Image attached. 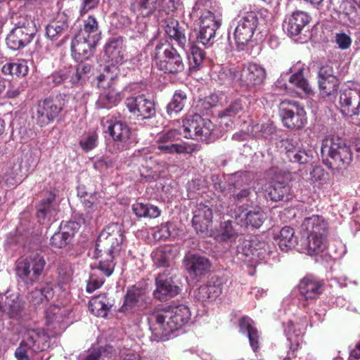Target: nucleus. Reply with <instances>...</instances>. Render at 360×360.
<instances>
[{
	"label": "nucleus",
	"instance_id": "nucleus-1",
	"mask_svg": "<svg viewBox=\"0 0 360 360\" xmlns=\"http://www.w3.org/2000/svg\"><path fill=\"white\" fill-rule=\"evenodd\" d=\"M214 124L211 120L195 113L183 120L182 131L170 129L158 133L155 139V148L160 155L192 154L197 150L196 145L184 141L176 142L181 136L208 143L214 140Z\"/></svg>",
	"mask_w": 360,
	"mask_h": 360
},
{
	"label": "nucleus",
	"instance_id": "nucleus-2",
	"mask_svg": "<svg viewBox=\"0 0 360 360\" xmlns=\"http://www.w3.org/2000/svg\"><path fill=\"white\" fill-rule=\"evenodd\" d=\"M191 312L185 304L169 306L153 311L148 317L153 335L158 341L169 338L175 331L180 330L191 320Z\"/></svg>",
	"mask_w": 360,
	"mask_h": 360
},
{
	"label": "nucleus",
	"instance_id": "nucleus-3",
	"mask_svg": "<svg viewBox=\"0 0 360 360\" xmlns=\"http://www.w3.org/2000/svg\"><path fill=\"white\" fill-rule=\"evenodd\" d=\"M123 240L122 227L118 223L105 226L97 238L95 257L99 259L98 269L105 276H110L114 271V258L120 252Z\"/></svg>",
	"mask_w": 360,
	"mask_h": 360
},
{
	"label": "nucleus",
	"instance_id": "nucleus-4",
	"mask_svg": "<svg viewBox=\"0 0 360 360\" xmlns=\"http://www.w3.org/2000/svg\"><path fill=\"white\" fill-rule=\"evenodd\" d=\"M321 153L323 164L331 170L346 169L352 160L350 147L339 137L323 139Z\"/></svg>",
	"mask_w": 360,
	"mask_h": 360
},
{
	"label": "nucleus",
	"instance_id": "nucleus-5",
	"mask_svg": "<svg viewBox=\"0 0 360 360\" xmlns=\"http://www.w3.org/2000/svg\"><path fill=\"white\" fill-rule=\"evenodd\" d=\"M152 57L155 65L165 74L177 75L184 70L181 56L169 44H157Z\"/></svg>",
	"mask_w": 360,
	"mask_h": 360
},
{
	"label": "nucleus",
	"instance_id": "nucleus-6",
	"mask_svg": "<svg viewBox=\"0 0 360 360\" xmlns=\"http://www.w3.org/2000/svg\"><path fill=\"white\" fill-rule=\"evenodd\" d=\"M68 96L58 94L38 101L32 117L40 127L53 122L66 107Z\"/></svg>",
	"mask_w": 360,
	"mask_h": 360
},
{
	"label": "nucleus",
	"instance_id": "nucleus-7",
	"mask_svg": "<svg viewBox=\"0 0 360 360\" xmlns=\"http://www.w3.org/2000/svg\"><path fill=\"white\" fill-rule=\"evenodd\" d=\"M46 264L44 256L38 253L19 259L15 262L16 276L24 285L32 286L39 280Z\"/></svg>",
	"mask_w": 360,
	"mask_h": 360
},
{
	"label": "nucleus",
	"instance_id": "nucleus-8",
	"mask_svg": "<svg viewBox=\"0 0 360 360\" xmlns=\"http://www.w3.org/2000/svg\"><path fill=\"white\" fill-rule=\"evenodd\" d=\"M36 33L34 22L30 18L20 17L7 35L6 44L11 50H21L30 44Z\"/></svg>",
	"mask_w": 360,
	"mask_h": 360
},
{
	"label": "nucleus",
	"instance_id": "nucleus-9",
	"mask_svg": "<svg viewBox=\"0 0 360 360\" xmlns=\"http://www.w3.org/2000/svg\"><path fill=\"white\" fill-rule=\"evenodd\" d=\"M269 182L264 192L266 198L274 201H289L292 198L287 174L278 168H271L268 172Z\"/></svg>",
	"mask_w": 360,
	"mask_h": 360
},
{
	"label": "nucleus",
	"instance_id": "nucleus-10",
	"mask_svg": "<svg viewBox=\"0 0 360 360\" xmlns=\"http://www.w3.org/2000/svg\"><path fill=\"white\" fill-rule=\"evenodd\" d=\"M311 20L310 15L303 11L295 10L285 15L283 22L284 32L295 41L302 44L306 42L309 37L304 34L306 27Z\"/></svg>",
	"mask_w": 360,
	"mask_h": 360
},
{
	"label": "nucleus",
	"instance_id": "nucleus-11",
	"mask_svg": "<svg viewBox=\"0 0 360 360\" xmlns=\"http://www.w3.org/2000/svg\"><path fill=\"white\" fill-rule=\"evenodd\" d=\"M279 115L283 126L290 129H300L307 122L304 107L296 101H283L279 105Z\"/></svg>",
	"mask_w": 360,
	"mask_h": 360
},
{
	"label": "nucleus",
	"instance_id": "nucleus-12",
	"mask_svg": "<svg viewBox=\"0 0 360 360\" xmlns=\"http://www.w3.org/2000/svg\"><path fill=\"white\" fill-rule=\"evenodd\" d=\"M124 104L131 114L141 120L150 119L156 113L154 101L145 94L129 96Z\"/></svg>",
	"mask_w": 360,
	"mask_h": 360
},
{
	"label": "nucleus",
	"instance_id": "nucleus-13",
	"mask_svg": "<svg viewBox=\"0 0 360 360\" xmlns=\"http://www.w3.org/2000/svg\"><path fill=\"white\" fill-rule=\"evenodd\" d=\"M282 147L286 159L292 163L305 165L310 162L313 158V150L304 147L298 141L293 139H285L281 141Z\"/></svg>",
	"mask_w": 360,
	"mask_h": 360
},
{
	"label": "nucleus",
	"instance_id": "nucleus-14",
	"mask_svg": "<svg viewBox=\"0 0 360 360\" xmlns=\"http://www.w3.org/2000/svg\"><path fill=\"white\" fill-rule=\"evenodd\" d=\"M101 124L103 131L108 133L113 141L121 144L122 149L128 147L131 131L125 122L108 116L102 120Z\"/></svg>",
	"mask_w": 360,
	"mask_h": 360
},
{
	"label": "nucleus",
	"instance_id": "nucleus-15",
	"mask_svg": "<svg viewBox=\"0 0 360 360\" xmlns=\"http://www.w3.org/2000/svg\"><path fill=\"white\" fill-rule=\"evenodd\" d=\"M287 81H288L292 86H295L306 94L312 93L311 88L308 81L304 77L303 70L302 68H299L296 72L290 76H288V73L282 74L277 79L274 86V91L276 94H283L289 92Z\"/></svg>",
	"mask_w": 360,
	"mask_h": 360
},
{
	"label": "nucleus",
	"instance_id": "nucleus-16",
	"mask_svg": "<svg viewBox=\"0 0 360 360\" xmlns=\"http://www.w3.org/2000/svg\"><path fill=\"white\" fill-rule=\"evenodd\" d=\"M146 288L142 284H136L129 288L124 296L122 305L119 309L122 313H133L146 304Z\"/></svg>",
	"mask_w": 360,
	"mask_h": 360
},
{
	"label": "nucleus",
	"instance_id": "nucleus-17",
	"mask_svg": "<svg viewBox=\"0 0 360 360\" xmlns=\"http://www.w3.org/2000/svg\"><path fill=\"white\" fill-rule=\"evenodd\" d=\"M156 288L154 297L160 301H166L179 293V288L174 284L172 276L168 270L158 274L155 278Z\"/></svg>",
	"mask_w": 360,
	"mask_h": 360
},
{
	"label": "nucleus",
	"instance_id": "nucleus-18",
	"mask_svg": "<svg viewBox=\"0 0 360 360\" xmlns=\"http://www.w3.org/2000/svg\"><path fill=\"white\" fill-rule=\"evenodd\" d=\"M339 104L343 115L349 117L358 115L360 112V89H347L340 91Z\"/></svg>",
	"mask_w": 360,
	"mask_h": 360
},
{
	"label": "nucleus",
	"instance_id": "nucleus-19",
	"mask_svg": "<svg viewBox=\"0 0 360 360\" xmlns=\"http://www.w3.org/2000/svg\"><path fill=\"white\" fill-rule=\"evenodd\" d=\"M269 253V248L264 236H255L249 240V275L255 274L251 271L250 267H255Z\"/></svg>",
	"mask_w": 360,
	"mask_h": 360
},
{
	"label": "nucleus",
	"instance_id": "nucleus-20",
	"mask_svg": "<svg viewBox=\"0 0 360 360\" xmlns=\"http://www.w3.org/2000/svg\"><path fill=\"white\" fill-rule=\"evenodd\" d=\"M192 224L198 233H207L212 223L213 212L212 208L202 202L196 204L193 210Z\"/></svg>",
	"mask_w": 360,
	"mask_h": 360
},
{
	"label": "nucleus",
	"instance_id": "nucleus-21",
	"mask_svg": "<svg viewBox=\"0 0 360 360\" xmlns=\"http://www.w3.org/2000/svg\"><path fill=\"white\" fill-rule=\"evenodd\" d=\"M124 51L123 37H111L104 46V59L112 66L122 63L124 60Z\"/></svg>",
	"mask_w": 360,
	"mask_h": 360
},
{
	"label": "nucleus",
	"instance_id": "nucleus-22",
	"mask_svg": "<svg viewBox=\"0 0 360 360\" xmlns=\"http://www.w3.org/2000/svg\"><path fill=\"white\" fill-rule=\"evenodd\" d=\"M185 267L191 276H199L210 271L211 263L205 256L189 254L184 257Z\"/></svg>",
	"mask_w": 360,
	"mask_h": 360
},
{
	"label": "nucleus",
	"instance_id": "nucleus-23",
	"mask_svg": "<svg viewBox=\"0 0 360 360\" xmlns=\"http://www.w3.org/2000/svg\"><path fill=\"white\" fill-rule=\"evenodd\" d=\"M97 41L77 34L72 41L71 50L77 60L89 59L93 54Z\"/></svg>",
	"mask_w": 360,
	"mask_h": 360
},
{
	"label": "nucleus",
	"instance_id": "nucleus-24",
	"mask_svg": "<svg viewBox=\"0 0 360 360\" xmlns=\"http://www.w3.org/2000/svg\"><path fill=\"white\" fill-rule=\"evenodd\" d=\"M222 292V281L215 276H212L207 282L200 285L195 292V297L202 302L212 301L218 297Z\"/></svg>",
	"mask_w": 360,
	"mask_h": 360
},
{
	"label": "nucleus",
	"instance_id": "nucleus-25",
	"mask_svg": "<svg viewBox=\"0 0 360 360\" xmlns=\"http://www.w3.org/2000/svg\"><path fill=\"white\" fill-rule=\"evenodd\" d=\"M323 283L316 276L309 274L299 284L300 295L305 300L316 299L322 292Z\"/></svg>",
	"mask_w": 360,
	"mask_h": 360
},
{
	"label": "nucleus",
	"instance_id": "nucleus-26",
	"mask_svg": "<svg viewBox=\"0 0 360 360\" xmlns=\"http://www.w3.org/2000/svg\"><path fill=\"white\" fill-rule=\"evenodd\" d=\"M328 221L322 215L319 214L306 217L301 225L302 231H306L308 235L328 236Z\"/></svg>",
	"mask_w": 360,
	"mask_h": 360
},
{
	"label": "nucleus",
	"instance_id": "nucleus-27",
	"mask_svg": "<svg viewBox=\"0 0 360 360\" xmlns=\"http://www.w3.org/2000/svg\"><path fill=\"white\" fill-rule=\"evenodd\" d=\"M70 27L69 18L64 13H59L56 18L46 27V34L51 40H57L62 35L66 37Z\"/></svg>",
	"mask_w": 360,
	"mask_h": 360
},
{
	"label": "nucleus",
	"instance_id": "nucleus-28",
	"mask_svg": "<svg viewBox=\"0 0 360 360\" xmlns=\"http://www.w3.org/2000/svg\"><path fill=\"white\" fill-rule=\"evenodd\" d=\"M113 300L105 293L95 295L89 302V309L96 316H107L113 306Z\"/></svg>",
	"mask_w": 360,
	"mask_h": 360
},
{
	"label": "nucleus",
	"instance_id": "nucleus-29",
	"mask_svg": "<svg viewBox=\"0 0 360 360\" xmlns=\"http://www.w3.org/2000/svg\"><path fill=\"white\" fill-rule=\"evenodd\" d=\"M55 198V192L51 191L48 192L45 198L41 200L37 212V218L40 224H46L56 212L55 206L53 205Z\"/></svg>",
	"mask_w": 360,
	"mask_h": 360
},
{
	"label": "nucleus",
	"instance_id": "nucleus-30",
	"mask_svg": "<svg viewBox=\"0 0 360 360\" xmlns=\"http://www.w3.org/2000/svg\"><path fill=\"white\" fill-rule=\"evenodd\" d=\"M165 31L167 36L174 40L179 47L183 49H186L187 39L177 20L172 18H167L165 21Z\"/></svg>",
	"mask_w": 360,
	"mask_h": 360
},
{
	"label": "nucleus",
	"instance_id": "nucleus-31",
	"mask_svg": "<svg viewBox=\"0 0 360 360\" xmlns=\"http://www.w3.org/2000/svg\"><path fill=\"white\" fill-rule=\"evenodd\" d=\"M162 0H134L131 10L143 18L153 15L160 7Z\"/></svg>",
	"mask_w": 360,
	"mask_h": 360
},
{
	"label": "nucleus",
	"instance_id": "nucleus-32",
	"mask_svg": "<svg viewBox=\"0 0 360 360\" xmlns=\"http://www.w3.org/2000/svg\"><path fill=\"white\" fill-rule=\"evenodd\" d=\"M275 240L283 252H288L294 248L298 241L297 237L295 235L294 229L288 226L281 229L279 233L275 236Z\"/></svg>",
	"mask_w": 360,
	"mask_h": 360
},
{
	"label": "nucleus",
	"instance_id": "nucleus-33",
	"mask_svg": "<svg viewBox=\"0 0 360 360\" xmlns=\"http://www.w3.org/2000/svg\"><path fill=\"white\" fill-rule=\"evenodd\" d=\"M187 101L186 93L181 89L176 90L166 106L167 115L172 117L178 115L184 109Z\"/></svg>",
	"mask_w": 360,
	"mask_h": 360
},
{
	"label": "nucleus",
	"instance_id": "nucleus-34",
	"mask_svg": "<svg viewBox=\"0 0 360 360\" xmlns=\"http://www.w3.org/2000/svg\"><path fill=\"white\" fill-rule=\"evenodd\" d=\"M327 248V236L308 235L306 253L309 255H319Z\"/></svg>",
	"mask_w": 360,
	"mask_h": 360
},
{
	"label": "nucleus",
	"instance_id": "nucleus-35",
	"mask_svg": "<svg viewBox=\"0 0 360 360\" xmlns=\"http://www.w3.org/2000/svg\"><path fill=\"white\" fill-rule=\"evenodd\" d=\"M1 70L4 75H15L18 77H25L29 71L27 61L25 59L13 60L5 63Z\"/></svg>",
	"mask_w": 360,
	"mask_h": 360
},
{
	"label": "nucleus",
	"instance_id": "nucleus-36",
	"mask_svg": "<svg viewBox=\"0 0 360 360\" xmlns=\"http://www.w3.org/2000/svg\"><path fill=\"white\" fill-rule=\"evenodd\" d=\"M78 34L91 39L94 41L98 42L101 38V32L98 28V23L96 18L93 15H89L88 18L84 20L83 27Z\"/></svg>",
	"mask_w": 360,
	"mask_h": 360
},
{
	"label": "nucleus",
	"instance_id": "nucleus-37",
	"mask_svg": "<svg viewBox=\"0 0 360 360\" xmlns=\"http://www.w3.org/2000/svg\"><path fill=\"white\" fill-rule=\"evenodd\" d=\"M41 335V332L39 329H29L25 333L20 344L32 353H38L44 349L39 342Z\"/></svg>",
	"mask_w": 360,
	"mask_h": 360
},
{
	"label": "nucleus",
	"instance_id": "nucleus-38",
	"mask_svg": "<svg viewBox=\"0 0 360 360\" xmlns=\"http://www.w3.org/2000/svg\"><path fill=\"white\" fill-rule=\"evenodd\" d=\"M54 297V291L52 285L46 284L41 288H35L29 295L30 302L37 306L52 300Z\"/></svg>",
	"mask_w": 360,
	"mask_h": 360
},
{
	"label": "nucleus",
	"instance_id": "nucleus-39",
	"mask_svg": "<svg viewBox=\"0 0 360 360\" xmlns=\"http://www.w3.org/2000/svg\"><path fill=\"white\" fill-rule=\"evenodd\" d=\"M23 309V302L18 295L12 294L6 297L3 303V312L10 318L18 316Z\"/></svg>",
	"mask_w": 360,
	"mask_h": 360
},
{
	"label": "nucleus",
	"instance_id": "nucleus-40",
	"mask_svg": "<svg viewBox=\"0 0 360 360\" xmlns=\"http://www.w3.org/2000/svg\"><path fill=\"white\" fill-rule=\"evenodd\" d=\"M122 100L120 92L115 89H108L101 93L96 103L98 108L110 109L117 105Z\"/></svg>",
	"mask_w": 360,
	"mask_h": 360
},
{
	"label": "nucleus",
	"instance_id": "nucleus-41",
	"mask_svg": "<svg viewBox=\"0 0 360 360\" xmlns=\"http://www.w3.org/2000/svg\"><path fill=\"white\" fill-rule=\"evenodd\" d=\"M248 18L244 16L240 18L234 30V39L236 49L238 51H245L248 46V30H247Z\"/></svg>",
	"mask_w": 360,
	"mask_h": 360
},
{
	"label": "nucleus",
	"instance_id": "nucleus-42",
	"mask_svg": "<svg viewBox=\"0 0 360 360\" xmlns=\"http://www.w3.org/2000/svg\"><path fill=\"white\" fill-rule=\"evenodd\" d=\"M266 78V71L264 68L256 64L249 63V89L251 87L255 90L260 88Z\"/></svg>",
	"mask_w": 360,
	"mask_h": 360
},
{
	"label": "nucleus",
	"instance_id": "nucleus-43",
	"mask_svg": "<svg viewBox=\"0 0 360 360\" xmlns=\"http://www.w3.org/2000/svg\"><path fill=\"white\" fill-rule=\"evenodd\" d=\"M81 62L76 66H70L71 77V84H79L89 77L91 70V66L80 60Z\"/></svg>",
	"mask_w": 360,
	"mask_h": 360
},
{
	"label": "nucleus",
	"instance_id": "nucleus-44",
	"mask_svg": "<svg viewBox=\"0 0 360 360\" xmlns=\"http://www.w3.org/2000/svg\"><path fill=\"white\" fill-rule=\"evenodd\" d=\"M172 247L167 245L162 247L153 253V259L158 266H166L173 259Z\"/></svg>",
	"mask_w": 360,
	"mask_h": 360
},
{
	"label": "nucleus",
	"instance_id": "nucleus-45",
	"mask_svg": "<svg viewBox=\"0 0 360 360\" xmlns=\"http://www.w3.org/2000/svg\"><path fill=\"white\" fill-rule=\"evenodd\" d=\"M22 169L20 162H14L8 167L3 176V179L8 186H14L21 182Z\"/></svg>",
	"mask_w": 360,
	"mask_h": 360
},
{
	"label": "nucleus",
	"instance_id": "nucleus-46",
	"mask_svg": "<svg viewBox=\"0 0 360 360\" xmlns=\"http://www.w3.org/2000/svg\"><path fill=\"white\" fill-rule=\"evenodd\" d=\"M189 69L191 71H196L201 67L205 59L204 51L197 46L192 45L188 54Z\"/></svg>",
	"mask_w": 360,
	"mask_h": 360
},
{
	"label": "nucleus",
	"instance_id": "nucleus-47",
	"mask_svg": "<svg viewBox=\"0 0 360 360\" xmlns=\"http://www.w3.org/2000/svg\"><path fill=\"white\" fill-rule=\"evenodd\" d=\"M321 94L323 97H329L337 94L339 80L337 77H329L323 81H318Z\"/></svg>",
	"mask_w": 360,
	"mask_h": 360
},
{
	"label": "nucleus",
	"instance_id": "nucleus-48",
	"mask_svg": "<svg viewBox=\"0 0 360 360\" xmlns=\"http://www.w3.org/2000/svg\"><path fill=\"white\" fill-rule=\"evenodd\" d=\"M218 28L199 27L197 41L206 47L212 46L214 42L216 31Z\"/></svg>",
	"mask_w": 360,
	"mask_h": 360
},
{
	"label": "nucleus",
	"instance_id": "nucleus-49",
	"mask_svg": "<svg viewBox=\"0 0 360 360\" xmlns=\"http://www.w3.org/2000/svg\"><path fill=\"white\" fill-rule=\"evenodd\" d=\"M219 101L217 95L211 94L203 98H199L195 104V108L199 113L205 114L216 106Z\"/></svg>",
	"mask_w": 360,
	"mask_h": 360
},
{
	"label": "nucleus",
	"instance_id": "nucleus-50",
	"mask_svg": "<svg viewBox=\"0 0 360 360\" xmlns=\"http://www.w3.org/2000/svg\"><path fill=\"white\" fill-rule=\"evenodd\" d=\"M236 237L237 232L233 228L231 221H225L221 224L219 232L216 236L217 240L221 242L232 241Z\"/></svg>",
	"mask_w": 360,
	"mask_h": 360
},
{
	"label": "nucleus",
	"instance_id": "nucleus-51",
	"mask_svg": "<svg viewBox=\"0 0 360 360\" xmlns=\"http://www.w3.org/2000/svg\"><path fill=\"white\" fill-rule=\"evenodd\" d=\"M262 343V337L260 333L255 326L253 320L249 318V345L256 355L259 352Z\"/></svg>",
	"mask_w": 360,
	"mask_h": 360
},
{
	"label": "nucleus",
	"instance_id": "nucleus-52",
	"mask_svg": "<svg viewBox=\"0 0 360 360\" xmlns=\"http://www.w3.org/2000/svg\"><path fill=\"white\" fill-rule=\"evenodd\" d=\"M70 70L69 67L64 68L58 71L53 72L49 77V83L53 85H60L63 83L69 82L71 84Z\"/></svg>",
	"mask_w": 360,
	"mask_h": 360
},
{
	"label": "nucleus",
	"instance_id": "nucleus-53",
	"mask_svg": "<svg viewBox=\"0 0 360 360\" xmlns=\"http://www.w3.org/2000/svg\"><path fill=\"white\" fill-rule=\"evenodd\" d=\"M274 127L271 124L257 123L252 125L250 133L251 136L254 138L267 139L271 134H272L274 132Z\"/></svg>",
	"mask_w": 360,
	"mask_h": 360
},
{
	"label": "nucleus",
	"instance_id": "nucleus-54",
	"mask_svg": "<svg viewBox=\"0 0 360 360\" xmlns=\"http://www.w3.org/2000/svg\"><path fill=\"white\" fill-rule=\"evenodd\" d=\"M65 315V309L56 305L50 306L46 311V323L48 324L60 323L63 321Z\"/></svg>",
	"mask_w": 360,
	"mask_h": 360
},
{
	"label": "nucleus",
	"instance_id": "nucleus-55",
	"mask_svg": "<svg viewBox=\"0 0 360 360\" xmlns=\"http://www.w3.org/2000/svg\"><path fill=\"white\" fill-rule=\"evenodd\" d=\"M112 24L118 29H131L133 25L131 18L124 11L116 12L112 17Z\"/></svg>",
	"mask_w": 360,
	"mask_h": 360
},
{
	"label": "nucleus",
	"instance_id": "nucleus-56",
	"mask_svg": "<svg viewBox=\"0 0 360 360\" xmlns=\"http://www.w3.org/2000/svg\"><path fill=\"white\" fill-rule=\"evenodd\" d=\"M266 218V214L260 207L257 206L252 210H249V226L252 228L259 229Z\"/></svg>",
	"mask_w": 360,
	"mask_h": 360
},
{
	"label": "nucleus",
	"instance_id": "nucleus-57",
	"mask_svg": "<svg viewBox=\"0 0 360 360\" xmlns=\"http://www.w3.org/2000/svg\"><path fill=\"white\" fill-rule=\"evenodd\" d=\"M5 89H4V97L7 98H15L23 91L20 82L5 79Z\"/></svg>",
	"mask_w": 360,
	"mask_h": 360
},
{
	"label": "nucleus",
	"instance_id": "nucleus-58",
	"mask_svg": "<svg viewBox=\"0 0 360 360\" xmlns=\"http://www.w3.org/2000/svg\"><path fill=\"white\" fill-rule=\"evenodd\" d=\"M248 18L249 22L250 21L252 22L251 25H249V26L250 27V29L252 32V35L249 39V42L255 41L256 44H258L259 42L262 41L264 39V35L257 28L258 18L256 14L252 11L249 12Z\"/></svg>",
	"mask_w": 360,
	"mask_h": 360
},
{
	"label": "nucleus",
	"instance_id": "nucleus-59",
	"mask_svg": "<svg viewBox=\"0 0 360 360\" xmlns=\"http://www.w3.org/2000/svg\"><path fill=\"white\" fill-rule=\"evenodd\" d=\"M98 139V136L96 132L88 133L80 138L79 146L84 151H90L97 146Z\"/></svg>",
	"mask_w": 360,
	"mask_h": 360
},
{
	"label": "nucleus",
	"instance_id": "nucleus-60",
	"mask_svg": "<svg viewBox=\"0 0 360 360\" xmlns=\"http://www.w3.org/2000/svg\"><path fill=\"white\" fill-rule=\"evenodd\" d=\"M71 240L68 233H64L58 231L51 236L50 245L53 248L61 249L66 247L70 243Z\"/></svg>",
	"mask_w": 360,
	"mask_h": 360
},
{
	"label": "nucleus",
	"instance_id": "nucleus-61",
	"mask_svg": "<svg viewBox=\"0 0 360 360\" xmlns=\"http://www.w3.org/2000/svg\"><path fill=\"white\" fill-rule=\"evenodd\" d=\"M199 19V27L219 28L221 25V20L212 11L205 12L202 14Z\"/></svg>",
	"mask_w": 360,
	"mask_h": 360
},
{
	"label": "nucleus",
	"instance_id": "nucleus-62",
	"mask_svg": "<svg viewBox=\"0 0 360 360\" xmlns=\"http://www.w3.org/2000/svg\"><path fill=\"white\" fill-rule=\"evenodd\" d=\"M245 71L244 65L231 68V70L226 71L230 77H232L231 83L233 85L244 86L246 85V81L243 79V72Z\"/></svg>",
	"mask_w": 360,
	"mask_h": 360
},
{
	"label": "nucleus",
	"instance_id": "nucleus-63",
	"mask_svg": "<svg viewBox=\"0 0 360 360\" xmlns=\"http://www.w3.org/2000/svg\"><path fill=\"white\" fill-rule=\"evenodd\" d=\"M113 348L112 346L106 345L94 349L84 356H81L79 360H100L102 356L109 357L107 354L112 353Z\"/></svg>",
	"mask_w": 360,
	"mask_h": 360
},
{
	"label": "nucleus",
	"instance_id": "nucleus-64",
	"mask_svg": "<svg viewBox=\"0 0 360 360\" xmlns=\"http://www.w3.org/2000/svg\"><path fill=\"white\" fill-rule=\"evenodd\" d=\"M304 323L295 325L292 321H289L288 323V326L284 328V331L288 340L290 342H292V335L296 338L302 335L304 333Z\"/></svg>",
	"mask_w": 360,
	"mask_h": 360
}]
</instances>
